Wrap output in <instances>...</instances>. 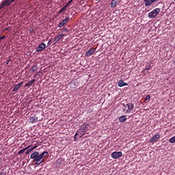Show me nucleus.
Masks as SVG:
<instances>
[{"instance_id": "4be33fe9", "label": "nucleus", "mask_w": 175, "mask_h": 175, "mask_svg": "<svg viewBox=\"0 0 175 175\" xmlns=\"http://www.w3.org/2000/svg\"><path fill=\"white\" fill-rule=\"evenodd\" d=\"M67 5H65L64 6H63V8L59 11V13H62V12H65V10H66L67 9Z\"/></svg>"}, {"instance_id": "7c9ffc66", "label": "nucleus", "mask_w": 175, "mask_h": 175, "mask_svg": "<svg viewBox=\"0 0 175 175\" xmlns=\"http://www.w3.org/2000/svg\"><path fill=\"white\" fill-rule=\"evenodd\" d=\"M5 38H6V37H5V36H0V40H3V39H5Z\"/></svg>"}, {"instance_id": "7ed1b4c3", "label": "nucleus", "mask_w": 175, "mask_h": 175, "mask_svg": "<svg viewBox=\"0 0 175 175\" xmlns=\"http://www.w3.org/2000/svg\"><path fill=\"white\" fill-rule=\"evenodd\" d=\"M135 109V104L132 103H129L126 105H124L123 111H126V113H129Z\"/></svg>"}, {"instance_id": "5701e85b", "label": "nucleus", "mask_w": 175, "mask_h": 175, "mask_svg": "<svg viewBox=\"0 0 175 175\" xmlns=\"http://www.w3.org/2000/svg\"><path fill=\"white\" fill-rule=\"evenodd\" d=\"M158 1L159 0H150L149 2H148V4L150 5V6H151L152 3H154V2H158Z\"/></svg>"}, {"instance_id": "20e7f679", "label": "nucleus", "mask_w": 175, "mask_h": 175, "mask_svg": "<svg viewBox=\"0 0 175 175\" xmlns=\"http://www.w3.org/2000/svg\"><path fill=\"white\" fill-rule=\"evenodd\" d=\"M159 12H161V9L156 8L152 12H149L148 16L149 17V18H155V17H157V16L159 14Z\"/></svg>"}, {"instance_id": "dca6fc26", "label": "nucleus", "mask_w": 175, "mask_h": 175, "mask_svg": "<svg viewBox=\"0 0 175 175\" xmlns=\"http://www.w3.org/2000/svg\"><path fill=\"white\" fill-rule=\"evenodd\" d=\"M33 83H35V79H31L30 81L27 82L25 85V88H27V87H31V85H32V84H33Z\"/></svg>"}, {"instance_id": "4468645a", "label": "nucleus", "mask_w": 175, "mask_h": 175, "mask_svg": "<svg viewBox=\"0 0 175 175\" xmlns=\"http://www.w3.org/2000/svg\"><path fill=\"white\" fill-rule=\"evenodd\" d=\"M118 120L120 122H125L128 120V118H126V116H122L119 117Z\"/></svg>"}, {"instance_id": "b1692460", "label": "nucleus", "mask_w": 175, "mask_h": 175, "mask_svg": "<svg viewBox=\"0 0 175 175\" xmlns=\"http://www.w3.org/2000/svg\"><path fill=\"white\" fill-rule=\"evenodd\" d=\"M150 99H151V96H150V94L146 95V96L145 97V100H150Z\"/></svg>"}, {"instance_id": "c756f323", "label": "nucleus", "mask_w": 175, "mask_h": 175, "mask_svg": "<svg viewBox=\"0 0 175 175\" xmlns=\"http://www.w3.org/2000/svg\"><path fill=\"white\" fill-rule=\"evenodd\" d=\"M11 29L12 28H10V27H8L6 29H5V31H10Z\"/></svg>"}, {"instance_id": "f704fd0d", "label": "nucleus", "mask_w": 175, "mask_h": 175, "mask_svg": "<svg viewBox=\"0 0 175 175\" xmlns=\"http://www.w3.org/2000/svg\"><path fill=\"white\" fill-rule=\"evenodd\" d=\"M173 1H175V0H173Z\"/></svg>"}, {"instance_id": "c85d7f7f", "label": "nucleus", "mask_w": 175, "mask_h": 175, "mask_svg": "<svg viewBox=\"0 0 175 175\" xmlns=\"http://www.w3.org/2000/svg\"><path fill=\"white\" fill-rule=\"evenodd\" d=\"M0 175H6V172H3V170H2V172L0 173Z\"/></svg>"}, {"instance_id": "aec40b11", "label": "nucleus", "mask_w": 175, "mask_h": 175, "mask_svg": "<svg viewBox=\"0 0 175 175\" xmlns=\"http://www.w3.org/2000/svg\"><path fill=\"white\" fill-rule=\"evenodd\" d=\"M29 147H31V146H28V147H26L23 149L20 150L18 152V154L20 155L21 154H23V152H25L26 150H28V148H29Z\"/></svg>"}, {"instance_id": "a878e982", "label": "nucleus", "mask_w": 175, "mask_h": 175, "mask_svg": "<svg viewBox=\"0 0 175 175\" xmlns=\"http://www.w3.org/2000/svg\"><path fill=\"white\" fill-rule=\"evenodd\" d=\"M72 2H73V0H70L68 1V3L67 4H66V6H67V8H68V6H69L72 3Z\"/></svg>"}, {"instance_id": "f257e3e1", "label": "nucleus", "mask_w": 175, "mask_h": 175, "mask_svg": "<svg viewBox=\"0 0 175 175\" xmlns=\"http://www.w3.org/2000/svg\"><path fill=\"white\" fill-rule=\"evenodd\" d=\"M49 155V152L44 151L39 154V152L35 151L31 154V159H33V162H36L35 165H40L44 161V158Z\"/></svg>"}, {"instance_id": "2f4dec72", "label": "nucleus", "mask_w": 175, "mask_h": 175, "mask_svg": "<svg viewBox=\"0 0 175 175\" xmlns=\"http://www.w3.org/2000/svg\"><path fill=\"white\" fill-rule=\"evenodd\" d=\"M64 31H68V29H67V28H64Z\"/></svg>"}, {"instance_id": "6e6552de", "label": "nucleus", "mask_w": 175, "mask_h": 175, "mask_svg": "<svg viewBox=\"0 0 175 175\" xmlns=\"http://www.w3.org/2000/svg\"><path fill=\"white\" fill-rule=\"evenodd\" d=\"M158 139H161V135L156 134L154 135L150 139V143H157L158 142Z\"/></svg>"}, {"instance_id": "72a5a7b5", "label": "nucleus", "mask_w": 175, "mask_h": 175, "mask_svg": "<svg viewBox=\"0 0 175 175\" xmlns=\"http://www.w3.org/2000/svg\"><path fill=\"white\" fill-rule=\"evenodd\" d=\"M96 1H100V0H96Z\"/></svg>"}, {"instance_id": "473e14b6", "label": "nucleus", "mask_w": 175, "mask_h": 175, "mask_svg": "<svg viewBox=\"0 0 175 175\" xmlns=\"http://www.w3.org/2000/svg\"><path fill=\"white\" fill-rule=\"evenodd\" d=\"M2 155V153H0V156H1Z\"/></svg>"}, {"instance_id": "2eb2a0df", "label": "nucleus", "mask_w": 175, "mask_h": 175, "mask_svg": "<svg viewBox=\"0 0 175 175\" xmlns=\"http://www.w3.org/2000/svg\"><path fill=\"white\" fill-rule=\"evenodd\" d=\"M152 66H151V64H147L146 66H145V68L143 69V73L144 75H146V70H150V69H151Z\"/></svg>"}, {"instance_id": "a211bd4d", "label": "nucleus", "mask_w": 175, "mask_h": 175, "mask_svg": "<svg viewBox=\"0 0 175 175\" xmlns=\"http://www.w3.org/2000/svg\"><path fill=\"white\" fill-rule=\"evenodd\" d=\"M36 70H38V66L34 65L30 68L29 72L30 73H33V72H36Z\"/></svg>"}, {"instance_id": "39448f33", "label": "nucleus", "mask_w": 175, "mask_h": 175, "mask_svg": "<svg viewBox=\"0 0 175 175\" xmlns=\"http://www.w3.org/2000/svg\"><path fill=\"white\" fill-rule=\"evenodd\" d=\"M111 158H113V159H117L120 157H122V152H117V151L113 152L111 154Z\"/></svg>"}, {"instance_id": "6ab92c4d", "label": "nucleus", "mask_w": 175, "mask_h": 175, "mask_svg": "<svg viewBox=\"0 0 175 175\" xmlns=\"http://www.w3.org/2000/svg\"><path fill=\"white\" fill-rule=\"evenodd\" d=\"M36 147H38L37 146H33V147H31V148H27V151H26V152H25V154H27V155H28V154H29V152H31V151H33V150H35V148H36Z\"/></svg>"}, {"instance_id": "0eeeda50", "label": "nucleus", "mask_w": 175, "mask_h": 175, "mask_svg": "<svg viewBox=\"0 0 175 175\" xmlns=\"http://www.w3.org/2000/svg\"><path fill=\"white\" fill-rule=\"evenodd\" d=\"M44 49H46V44H44V42H42L38 45V46L36 48V51L37 53H39L42 50H44Z\"/></svg>"}, {"instance_id": "f3484780", "label": "nucleus", "mask_w": 175, "mask_h": 175, "mask_svg": "<svg viewBox=\"0 0 175 175\" xmlns=\"http://www.w3.org/2000/svg\"><path fill=\"white\" fill-rule=\"evenodd\" d=\"M126 85H128V83L124 82L122 80H120L118 82V86L119 87H125Z\"/></svg>"}, {"instance_id": "cd10ccee", "label": "nucleus", "mask_w": 175, "mask_h": 175, "mask_svg": "<svg viewBox=\"0 0 175 175\" xmlns=\"http://www.w3.org/2000/svg\"><path fill=\"white\" fill-rule=\"evenodd\" d=\"M10 61H12L10 59H8L6 60V65H9V62H10Z\"/></svg>"}, {"instance_id": "1a4fd4ad", "label": "nucleus", "mask_w": 175, "mask_h": 175, "mask_svg": "<svg viewBox=\"0 0 175 175\" xmlns=\"http://www.w3.org/2000/svg\"><path fill=\"white\" fill-rule=\"evenodd\" d=\"M23 84H24L23 81H21V83L15 85V86L14 87L12 91L13 92H17V91H18V90H20V87H21L23 85Z\"/></svg>"}, {"instance_id": "f8f14e48", "label": "nucleus", "mask_w": 175, "mask_h": 175, "mask_svg": "<svg viewBox=\"0 0 175 175\" xmlns=\"http://www.w3.org/2000/svg\"><path fill=\"white\" fill-rule=\"evenodd\" d=\"M62 38H64V33L59 34L57 37H55L54 38L55 44V43H58V42H59Z\"/></svg>"}, {"instance_id": "393cba45", "label": "nucleus", "mask_w": 175, "mask_h": 175, "mask_svg": "<svg viewBox=\"0 0 175 175\" xmlns=\"http://www.w3.org/2000/svg\"><path fill=\"white\" fill-rule=\"evenodd\" d=\"M144 2H145V6H150V4H148L150 0H144Z\"/></svg>"}, {"instance_id": "f03ea898", "label": "nucleus", "mask_w": 175, "mask_h": 175, "mask_svg": "<svg viewBox=\"0 0 175 175\" xmlns=\"http://www.w3.org/2000/svg\"><path fill=\"white\" fill-rule=\"evenodd\" d=\"M88 131V124H83L81 128L77 131L74 136L75 141L76 142L80 137H83Z\"/></svg>"}, {"instance_id": "9d476101", "label": "nucleus", "mask_w": 175, "mask_h": 175, "mask_svg": "<svg viewBox=\"0 0 175 175\" xmlns=\"http://www.w3.org/2000/svg\"><path fill=\"white\" fill-rule=\"evenodd\" d=\"M96 49L94 48H90L86 53L85 56L86 57H91L94 53H95Z\"/></svg>"}, {"instance_id": "9b49d317", "label": "nucleus", "mask_w": 175, "mask_h": 175, "mask_svg": "<svg viewBox=\"0 0 175 175\" xmlns=\"http://www.w3.org/2000/svg\"><path fill=\"white\" fill-rule=\"evenodd\" d=\"M70 20L69 17H66L65 19H64L62 22L59 23V28H62V27H64V25H65V24H66V23H68Z\"/></svg>"}, {"instance_id": "bb28decb", "label": "nucleus", "mask_w": 175, "mask_h": 175, "mask_svg": "<svg viewBox=\"0 0 175 175\" xmlns=\"http://www.w3.org/2000/svg\"><path fill=\"white\" fill-rule=\"evenodd\" d=\"M47 46H51V39L48 42Z\"/></svg>"}, {"instance_id": "412c9836", "label": "nucleus", "mask_w": 175, "mask_h": 175, "mask_svg": "<svg viewBox=\"0 0 175 175\" xmlns=\"http://www.w3.org/2000/svg\"><path fill=\"white\" fill-rule=\"evenodd\" d=\"M117 6V0H112L111 3V8H116Z\"/></svg>"}, {"instance_id": "ddd939ff", "label": "nucleus", "mask_w": 175, "mask_h": 175, "mask_svg": "<svg viewBox=\"0 0 175 175\" xmlns=\"http://www.w3.org/2000/svg\"><path fill=\"white\" fill-rule=\"evenodd\" d=\"M38 120V117H36V115H34L33 116H31L29 118V121L30 122H31L32 124H35V122H36V120Z\"/></svg>"}, {"instance_id": "423d86ee", "label": "nucleus", "mask_w": 175, "mask_h": 175, "mask_svg": "<svg viewBox=\"0 0 175 175\" xmlns=\"http://www.w3.org/2000/svg\"><path fill=\"white\" fill-rule=\"evenodd\" d=\"M15 0H4L1 5H0V9H3L5 6H9L10 3H12V2H14Z\"/></svg>"}]
</instances>
